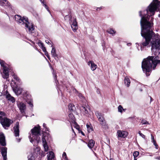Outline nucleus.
I'll return each instance as SVG.
<instances>
[{
  "mask_svg": "<svg viewBox=\"0 0 160 160\" xmlns=\"http://www.w3.org/2000/svg\"><path fill=\"white\" fill-rule=\"evenodd\" d=\"M0 63L1 66L3 68V73L2 75V77L4 78L7 79L9 76L8 68L7 67L6 65L5 64L4 62L1 61Z\"/></svg>",
  "mask_w": 160,
  "mask_h": 160,
  "instance_id": "nucleus-7",
  "label": "nucleus"
},
{
  "mask_svg": "<svg viewBox=\"0 0 160 160\" xmlns=\"http://www.w3.org/2000/svg\"><path fill=\"white\" fill-rule=\"evenodd\" d=\"M160 6V2L158 0H153V2L148 7V11L152 13V15H153L155 11Z\"/></svg>",
  "mask_w": 160,
  "mask_h": 160,
  "instance_id": "nucleus-4",
  "label": "nucleus"
},
{
  "mask_svg": "<svg viewBox=\"0 0 160 160\" xmlns=\"http://www.w3.org/2000/svg\"><path fill=\"white\" fill-rule=\"evenodd\" d=\"M16 21L21 25H24L26 28V29L29 33H32L34 29L33 24L29 22L27 18L23 17L22 18L21 16L17 15L15 16Z\"/></svg>",
  "mask_w": 160,
  "mask_h": 160,
  "instance_id": "nucleus-2",
  "label": "nucleus"
},
{
  "mask_svg": "<svg viewBox=\"0 0 160 160\" xmlns=\"http://www.w3.org/2000/svg\"><path fill=\"white\" fill-rule=\"evenodd\" d=\"M73 92H74L77 93V95L80 98L82 99L83 98V97L82 96V95L81 93H78L75 89H73Z\"/></svg>",
  "mask_w": 160,
  "mask_h": 160,
  "instance_id": "nucleus-29",
  "label": "nucleus"
},
{
  "mask_svg": "<svg viewBox=\"0 0 160 160\" xmlns=\"http://www.w3.org/2000/svg\"><path fill=\"white\" fill-rule=\"evenodd\" d=\"M41 49H42V50L43 51V52H47L46 49V48L44 46L43 47H42L41 48Z\"/></svg>",
  "mask_w": 160,
  "mask_h": 160,
  "instance_id": "nucleus-44",
  "label": "nucleus"
},
{
  "mask_svg": "<svg viewBox=\"0 0 160 160\" xmlns=\"http://www.w3.org/2000/svg\"><path fill=\"white\" fill-rule=\"evenodd\" d=\"M110 160H114L112 158H110Z\"/></svg>",
  "mask_w": 160,
  "mask_h": 160,
  "instance_id": "nucleus-59",
  "label": "nucleus"
},
{
  "mask_svg": "<svg viewBox=\"0 0 160 160\" xmlns=\"http://www.w3.org/2000/svg\"><path fill=\"white\" fill-rule=\"evenodd\" d=\"M69 23L71 25V27L72 30L75 32L78 28L77 22L76 19H73L72 21H70Z\"/></svg>",
  "mask_w": 160,
  "mask_h": 160,
  "instance_id": "nucleus-9",
  "label": "nucleus"
},
{
  "mask_svg": "<svg viewBox=\"0 0 160 160\" xmlns=\"http://www.w3.org/2000/svg\"><path fill=\"white\" fill-rule=\"evenodd\" d=\"M48 160H54L55 156L53 152L52 151L49 152L48 155H47Z\"/></svg>",
  "mask_w": 160,
  "mask_h": 160,
  "instance_id": "nucleus-18",
  "label": "nucleus"
},
{
  "mask_svg": "<svg viewBox=\"0 0 160 160\" xmlns=\"http://www.w3.org/2000/svg\"><path fill=\"white\" fill-rule=\"evenodd\" d=\"M139 154V152L138 151H135L133 153V156L134 157V158H136Z\"/></svg>",
  "mask_w": 160,
  "mask_h": 160,
  "instance_id": "nucleus-35",
  "label": "nucleus"
},
{
  "mask_svg": "<svg viewBox=\"0 0 160 160\" xmlns=\"http://www.w3.org/2000/svg\"><path fill=\"white\" fill-rule=\"evenodd\" d=\"M0 144L2 146H5L6 145L5 137L3 133L0 134Z\"/></svg>",
  "mask_w": 160,
  "mask_h": 160,
  "instance_id": "nucleus-13",
  "label": "nucleus"
},
{
  "mask_svg": "<svg viewBox=\"0 0 160 160\" xmlns=\"http://www.w3.org/2000/svg\"><path fill=\"white\" fill-rule=\"evenodd\" d=\"M7 148L2 147L1 149V153L3 160H7Z\"/></svg>",
  "mask_w": 160,
  "mask_h": 160,
  "instance_id": "nucleus-12",
  "label": "nucleus"
},
{
  "mask_svg": "<svg viewBox=\"0 0 160 160\" xmlns=\"http://www.w3.org/2000/svg\"><path fill=\"white\" fill-rule=\"evenodd\" d=\"M47 57L49 60H50V58L49 55L48 56H47Z\"/></svg>",
  "mask_w": 160,
  "mask_h": 160,
  "instance_id": "nucleus-49",
  "label": "nucleus"
},
{
  "mask_svg": "<svg viewBox=\"0 0 160 160\" xmlns=\"http://www.w3.org/2000/svg\"><path fill=\"white\" fill-rule=\"evenodd\" d=\"M95 144V142L93 140L91 139L88 142V146L90 148H92Z\"/></svg>",
  "mask_w": 160,
  "mask_h": 160,
  "instance_id": "nucleus-21",
  "label": "nucleus"
},
{
  "mask_svg": "<svg viewBox=\"0 0 160 160\" xmlns=\"http://www.w3.org/2000/svg\"><path fill=\"white\" fill-rule=\"evenodd\" d=\"M131 45V43H130L127 44V45L128 46H130V45Z\"/></svg>",
  "mask_w": 160,
  "mask_h": 160,
  "instance_id": "nucleus-53",
  "label": "nucleus"
},
{
  "mask_svg": "<svg viewBox=\"0 0 160 160\" xmlns=\"http://www.w3.org/2000/svg\"><path fill=\"white\" fill-rule=\"evenodd\" d=\"M12 89L14 92L17 95L20 94L22 92V89L18 87L13 88Z\"/></svg>",
  "mask_w": 160,
  "mask_h": 160,
  "instance_id": "nucleus-16",
  "label": "nucleus"
},
{
  "mask_svg": "<svg viewBox=\"0 0 160 160\" xmlns=\"http://www.w3.org/2000/svg\"><path fill=\"white\" fill-rule=\"evenodd\" d=\"M146 154H147L146 155L147 156H152L153 155V154L151 153H147Z\"/></svg>",
  "mask_w": 160,
  "mask_h": 160,
  "instance_id": "nucleus-42",
  "label": "nucleus"
},
{
  "mask_svg": "<svg viewBox=\"0 0 160 160\" xmlns=\"http://www.w3.org/2000/svg\"><path fill=\"white\" fill-rule=\"evenodd\" d=\"M45 55L47 56H48L49 54H48V52L47 51L46 52H45Z\"/></svg>",
  "mask_w": 160,
  "mask_h": 160,
  "instance_id": "nucleus-47",
  "label": "nucleus"
},
{
  "mask_svg": "<svg viewBox=\"0 0 160 160\" xmlns=\"http://www.w3.org/2000/svg\"><path fill=\"white\" fill-rule=\"evenodd\" d=\"M28 160H34L35 159V157H34L32 154L31 153L28 156Z\"/></svg>",
  "mask_w": 160,
  "mask_h": 160,
  "instance_id": "nucleus-30",
  "label": "nucleus"
},
{
  "mask_svg": "<svg viewBox=\"0 0 160 160\" xmlns=\"http://www.w3.org/2000/svg\"><path fill=\"white\" fill-rule=\"evenodd\" d=\"M47 57L49 60H50V58L49 55L48 56H47Z\"/></svg>",
  "mask_w": 160,
  "mask_h": 160,
  "instance_id": "nucleus-50",
  "label": "nucleus"
},
{
  "mask_svg": "<svg viewBox=\"0 0 160 160\" xmlns=\"http://www.w3.org/2000/svg\"><path fill=\"white\" fill-rule=\"evenodd\" d=\"M43 145L44 149L45 152H47L48 150V146L47 145V143H43Z\"/></svg>",
  "mask_w": 160,
  "mask_h": 160,
  "instance_id": "nucleus-31",
  "label": "nucleus"
},
{
  "mask_svg": "<svg viewBox=\"0 0 160 160\" xmlns=\"http://www.w3.org/2000/svg\"><path fill=\"white\" fill-rule=\"evenodd\" d=\"M143 12H146L147 13L148 12V9H147L146 11H144Z\"/></svg>",
  "mask_w": 160,
  "mask_h": 160,
  "instance_id": "nucleus-52",
  "label": "nucleus"
},
{
  "mask_svg": "<svg viewBox=\"0 0 160 160\" xmlns=\"http://www.w3.org/2000/svg\"><path fill=\"white\" fill-rule=\"evenodd\" d=\"M43 4V5L44 6L45 8H46V9L49 12V11L48 9V7L46 5V4H45V2H44V0H39Z\"/></svg>",
  "mask_w": 160,
  "mask_h": 160,
  "instance_id": "nucleus-32",
  "label": "nucleus"
},
{
  "mask_svg": "<svg viewBox=\"0 0 160 160\" xmlns=\"http://www.w3.org/2000/svg\"><path fill=\"white\" fill-rule=\"evenodd\" d=\"M28 138L30 142L33 143L36 141L38 143L40 141L41 136L40 127L39 126L35 127L29 133Z\"/></svg>",
  "mask_w": 160,
  "mask_h": 160,
  "instance_id": "nucleus-3",
  "label": "nucleus"
},
{
  "mask_svg": "<svg viewBox=\"0 0 160 160\" xmlns=\"http://www.w3.org/2000/svg\"><path fill=\"white\" fill-rule=\"evenodd\" d=\"M80 110L84 114H86L88 113L90 109L89 108H86L84 106H82L80 108Z\"/></svg>",
  "mask_w": 160,
  "mask_h": 160,
  "instance_id": "nucleus-17",
  "label": "nucleus"
},
{
  "mask_svg": "<svg viewBox=\"0 0 160 160\" xmlns=\"http://www.w3.org/2000/svg\"><path fill=\"white\" fill-rule=\"evenodd\" d=\"M87 130L88 132H90L91 131L93 130V128L88 124L86 125Z\"/></svg>",
  "mask_w": 160,
  "mask_h": 160,
  "instance_id": "nucleus-33",
  "label": "nucleus"
},
{
  "mask_svg": "<svg viewBox=\"0 0 160 160\" xmlns=\"http://www.w3.org/2000/svg\"><path fill=\"white\" fill-rule=\"evenodd\" d=\"M38 44L39 46L41 48L42 47H44L43 44L41 42H39Z\"/></svg>",
  "mask_w": 160,
  "mask_h": 160,
  "instance_id": "nucleus-39",
  "label": "nucleus"
},
{
  "mask_svg": "<svg viewBox=\"0 0 160 160\" xmlns=\"http://www.w3.org/2000/svg\"><path fill=\"white\" fill-rule=\"evenodd\" d=\"M117 135L118 137L124 138L128 136V132L122 130H118L117 131Z\"/></svg>",
  "mask_w": 160,
  "mask_h": 160,
  "instance_id": "nucleus-10",
  "label": "nucleus"
},
{
  "mask_svg": "<svg viewBox=\"0 0 160 160\" xmlns=\"http://www.w3.org/2000/svg\"><path fill=\"white\" fill-rule=\"evenodd\" d=\"M68 108L70 112H72L74 111L75 108L73 104H70L68 105Z\"/></svg>",
  "mask_w": 160,
  "mask_h": 160,
  "instance_id": "nucleus-22",
  "label": "nucleus"
},
{
  "mask_svg": "<svg viewBox=\"0 0 160 160\" xmlns=\"http://www.w3.org/2000/svg\"><path fill=\"white\" fill-rule=\"evenodd\" d=\"M2 95V93L0 92V96H1Z\"/></svg>",
  "mask_w": 160,
  "mask_h": 160,
  "instance_id": "nucleus-57",
  "label": "nucleus"
},
{
  "mask_svg": "<svg viewBox=\"0 0 160 160\" xmlns=\"http://www.w3.org/2000/svg\"><path fill=\"white\" fill-rule=\"evenodd\" d=\"M6 97L8 100L12 102H14L15 101L14 98L12 97L10 94L8 93L7 91H6Z\"/></svg>",
  "mask_w": 160,
  "mask_h": 160,
  "instance_id": "nucleus-15",
  "label": "nucleus"
},
{
  "mask_svg": "<svg viewBox=\"0 0 160 160\" xmlns=\"http://www.w3.org/2000/svg\"><path fill=\"white\" fill-rule=\"evenodd\" d=\"M20 141V139H17V141L19 142Z\"/></svg>",
  "mask_w": 160,
  "mask_h": 160,
  "instance_id": "nucleus-54",
  "label": "nucleus"
},
{
  "mask_svg": "<svg viewBox=\"0 0 160 160\" xmlns=\"http://www.w3.org/2000/svg\"><path fill=\"white\" fill-rule=\"evenodd\" d=\"M5 113L1 111H0V121L2 119L4 118L5 117Z\"/></svg>",
  "mask_w": 160,
  "mask_h": 160,
  "instance_id": "nucleus-27",
  "label": "nucleus"
},
{
  "mask_svg": "<svg viewBox=\"0 0 160 160\" xmlns=\"http://www.w3.org/2000/svg\"><path fill=\"white\" fill-rule=\"evenodd\" d=\"M158 63H160V60H158L157 57H154L153 56L148 57L142 62V70L146 73L147 76H149L150 74L148 73L151 70L152 64L153 68L154 69Z\"/></svg>",
  "mask_w": 160,
  "mask_h": 160,
  "instance_id": "nucleus-1",
  "label": "nucleus"
},
{
  "mask_svg": "<svg viewBox=\"0 0 160 160\" xmlns=\"http://www.w3.org/2000/svg\"><path fill=\"white\" fill-rule=\"evenodd\" d=\"M68 18H69L70 20V19H71V17H70V16L68 15H66L64 17V19L66 20Z\"/></svg>",
  "mask_w": 160,
  "mask_h": 160,
  "instance_id": "nucleus-41",
  "label": "nucleus"
},
{
  "mask_svg": "<svg viewBox=\"0 0 160 160\" xmlns=\"http://www.w3.org/2000/svg\"><path fill=\"white\" fill-rule=\"evenodd\" d=\"M124 83L127 87L130 86V80L129 78L127 77H125L124 80Z\"/></svg>",
  "mask_w": 160,
  "mask_h": 160,
  "instance_id": "nucleus-20",
  "label": "nucleus"
},
{
  "mask_svg": "<svg viewBox=\"0 0 160 160\" xmlns=\"http://www.w3.org/2000/svg\"><path fill=\"white\" fill-rule=\"evenodd\" d=\"M0 122L5 129H7L10 125L13 122L11 119L5 117L2 119L1 120Z\"/></svg>",
  "mask_w": 160,
  "mask_h": 160,
  "instance_id": "nucleus-5",
  "label": "nucleus"
},
{
  "mask_svg": "<svg viewBox=\"0 0 160 160\" xmlns=\"http://www.w3.org/2000/svg\"><path fill=\"white\" fill-rule=\"evenodd\" d=\"M28 103L29 105L32 107L33 106V104L31 101H29L28 102Z\"/></svg>",
  "mask_w": 160,
  "mask_h": 160,
  "instance_id": "nucleus-43",
  "label": "nucleus"
},
{
  "mask_svg": "<svg viewBox=\"0 0 160 160\" xmlns=\"http://www.w3.org/2000/svg\"><path fill=\"white\" fill-rule=\"evenodd\" d=\"M72 131H73L74 132V130H73V129L72 128Z\"/></svg>",
  "mask_w": 160,
  "mask_h": 160,
  "instance_id": "nucleus-58",
  "label": "nucleus"
},
{
  "mask_svg": "<svg viewBox=\"0 0 160 160\" xmlns=\"http://www.w3.org/2000/svg\"><path fill=\"white\" fill-rule=\"evenodd\" d=\"M74 125L73 126L77 130H78V131H79V130H80L79 129V127L78 125L76 122H73Z\"/></svg>",
  "mask_w": 160,
  "mask_h": 160,
  "instance_id": "nucleus-34",
  "label": "nucleus"
},
{
  "mask_svg": "<svg viewBox=\"0 0 160 160\" xmlns=\"http://www.w3.org/2000/svg\"><path fill=\"white\" fill-rule=\"evenodd\" d=\"M54 78H55V79H56V75H55Z\"/></svg>",
  "mask_w": 160,
  "mask_h": 160,
  "instance_id": "nucleus-56",
  "label": "nucleus"
},
{
  "mask_svg": "<svg viewBox=\"0 0 160 160\" xmlns=\"http://www.w3.org/2000/svg\"><path fill=\"white\" fill-rule=\"evenodd\" d=\"M107 32L109 33L112 34V35H114L116 32V31L112 28L108 29Z\"/></svg>",
  "mask_w": 160,
  "mask_h": 160,
  "instance_id": "nucleus-25",
  "label": "nucleus"
},
{
  "mask_svg": "<svg viewBox=\"0 0 160 160\" xmlns=\"http://www.w3.org/2000/svg\"><path fill=\"white\" fill-rule=\"evenodd\" d=\"M62 157L63 158H65L66 160L67 159V157L66 154L65 152H64L62 154Z\"/></svg>",
  "mask_w": 160,
  "mask_h": 160,
  "instance_id": "nucleus-40",
  "label": "nucleus"
},
{
  "mask_svg": "<svg viewBox=\"0 0 160 160\" xmlns=\"http://www.w3.org/2000/svg\"><path fill=\"white\" fill-rule=\"evenodd\" d=\"M45 125H46V124H45V123H43V126L44 127H45Z\"/></svg>",
  "mask_w": 160,
  "mask_h": 160,
  "instance_id": "nucleus-55",
  "label": "nucleus"
},
{
  "mask_svg": "<svg viewBox=\"0 0 160 160\" xmlns=\"http://www.w3.org/2000/svg\"><path fill=\"white\" fill-rule=\"evenodd\" d=\"M95 115L98 118L100 123L102 125V127L103 128H106L107 127V125H106L103 115L99 112L98 111L96 112Z\"/></svg>",
  "mask_w": 160,
  "mask_h": 160,
  "instance_id": "nucleus-6",
  "label": "nucleus"
},
{
  "mask_svg": "<svg viewBox=\"0 0 160 160\" xmlns=\"http://www.w3.org/2000/svg\"><path fill=\"white\" fill-rule=\"evenodd\" d=\"M69 122H75V118L72 113H70L68 115Z\"/></svg>",
  "mask_w": 160,
  "mask_h": 160,
  "instance_id": "nucleus-19",
  "label": "nucleus"
},
{
  "mask_svg": "<svg viewBox=\"0 0 160 160\" xmlns=\"http://www.w3.org/2000/svg\"><path fill=\"white\" fill-rule=\"evenodd\" d=\"M19 123L18 122H17L16 123L15 125L13 128L14 135L15 137H18L19 136Z\"/></svg>",
  "mask_w": 160,
  "mask_h": 160,
  "instance_id": "nucleus-11",
  "label": "nucleus"
},
{
  "mask_svg": "<svg viewBox=\"0 0 160 160\" xmlns=\"http://www.w3.org/2000/svg\"><path fill=\"white\" fill-rule=\"evenodd\" d=\"M45 42L47 43H48V44L50 43L49 42V41L48 40H46L45 41Z\"/></svg>",
  "mask_w": 160,
  "mask_h": 160,
  "instance_id": "nucleus-48",
  "label": "nucleus"
},
{
  "mask_svg": "<svg viewBox=\"0 0 160 160\" xmlns=\"http://www.w3.org/2000/svg\"><path fill=\"white\" fill-rule=\"evenodd\" d=\"M141 123L142 125L143 124H149V123L147 121L145 120H142Z\"/></svg>",
  "mask_w": 160,
  "mask_h": 160,
  "instance_id": "nucleus-36",
  "label": "nucleus"
},
{
  "mask_svg": "<svg viewBox=\"0 0 160 160\" xmlns=\"http://www.w3.org/2000/svg\"><path fill=\"white\" fill-rule=\"evenodd\" d=\"M13 78L18 81H19L20 79L17 76V75L14 74L13 75Z\"/></svg>",
  "mask_w": 160,
  "mask_h": 160,
  "instance_id": "nucleus-37",
  "label": "nucleus"
},
{
  "mask_svg": "<svg viewBox=\"0 0 160 160\" xmlns=\"http://www.w3.org/2000/svg\"><path fill=\"white\" fill-rule=\"evenodd\" d=\"M155 159H158V160H160V156L157 157L155 158Z\"/></svg>",
  "mask_w": 160,
  "mask_h": 160,
  "instance_id": "nucleus-46",
  "label": "nucleus"
},
{
  "mask_svg": "<svg viewBox=\"0 0 160 160\" xmlns=\"http://www.w3.org/2000/svg\"><path fill=\"white\" fill-rule=\"evenodd\" d=\"M51 54L52 57L55 58L57 57V54L56 52V50L53 47L51 51Z\"/></svg>",
  "mask_w": 160,
  "mask_h": 160,
  "instance_id": "nucleus-24",
  "label": "nucleus"
},
{
  "mask_svg": "<svg viewBox=\"0 0 160 160\" xmlns=\"http://www.w3.org/2000/svg\"><path fill=\"white\" fill-rule=\"evenodd\" d=\"M151 139L152 140V142H153L154 145L155 146L156 148V149H158V145L156 143V141L154 139V137L151 135Z\"/></svg>",
  "mask_w": 160,
  "mask_h": 160,
  "instance_id": "nucleus-28",
  "label": "nucleus"
},
{
  "mask_svg": "<svg viewBox=\"0 0 160 160\" xmlns=\"http://www.w3.org/2000/svg\"><path fill=\"white\" fill-rule=\"evenodd\" d=\"M138 134L141 137L145 139L146 138L145 136L140 131H139Z\"/></svg>",
  "mask_w": 160,
  "mask_h": 160,
  "instance_id": "nucleus-38",
  "label": "nucleus"
},
{
  "mask_svg": "<svg viewBox=\"0 0 160 160\" xmlns=\"http://www.w3.org/2000/svg\"><path fill=\"white\" fill-rule=\"evenodd\" d=\"M78 132L80 133H81V134L83 135V136H85V134H84V133H83V132L81 130H79V131H78Z\"/></svg>",
  "mask_w": 160,
  "mask_h": 160,
  "instance_id": "nucleus-45",
  "label": "nucleus"
},
{
  "mask_svg": "<svg viewBox=\"0 0 160 160\" xmlns=\"http://www.w3.org/2000/svg\"><path fill=\"white\" fill-rule=\"evenodd\" d=\"M47 57L49 60H50V58L49 55L48 56H47Z\"/></svg>",
  "mask_w": 160,
  "mask_h": 160,
  "instance_id": "nucleus-51",
  "label": "nucleus"
},
{
  "mask_svg": "<svg viewBox=\"0 0 160 160\" xmlns=\"http://www.w3.org/2000/svg\"><path fill=\"white\" fill-rule=\"evenodd\" d=\"M88 65L90 66L92 71L95 70L97 68V66L92 61H90L88 62Z\"/></svg>",
  "mask_w": 160,
  "mask_h": 160,
  "instance_id": "nucleus-14",
  "label": "nucleus"
},
{
  "mask_svg": "<svg viewBox=\"0 0 160 160\" xmlns=\"http://www.w3.org/2000/svg\"><path fill=\"white\" fill-rule=\"evenodd\" d=\"M134 160H137V159L136 158H134Z\"/></svg>",
  "mask_w": 160,
  "mask_h": 160,
  "instance_id": "nucleus-60",
  "label": "nucleus"
},
{
  "mask_svg": "<svg viewBox=\"0 0 160 160\" xmlns=\"http://www.w3.org/2000/svg\"><path fill=\"white\" fill-rule=\"evenodd\" d=\"M48 137L44 134L42 136V142L43 143H47V140H48Z\"/></svg>",
  "mask_w": 160,
  "mask_h": 160,
  "instance_id": "nucleus-26",
  "label": "nucleus"
},
{
  "mask_svg": "<svg viewBox=\"0 0 160 160\" xmlns=\"http://www.w3.org/2000/svg\"><path fill=\"white\" fill-rule=\"evenodd\" d=\"M118 111L121 113H122L123 112H125L126 110V109H124L121 105H119L118 108Z\"/></svg>",
  "mask_w": 160,
  "mask_h": 160,
  "instance_id": "nucleus-23",
  "label": "nucleus"
},
{
  "mask_svg": "<svg viewBox=\"0 0 160 160\" xmlns=\"http://www.w3.org/2000/svg\"><path fill=\"white\" fill-rule=\"evenodd\" d=\"M17 105L21 112L22 113L24 112L26 108L25 104L23 102L18 101Z\"/></svg>",
  "mask_w": 160,
  "mask_h": 160,
  "instance_id": "nucleus-8",
  "label": "nucleus"
}]
</instances>
